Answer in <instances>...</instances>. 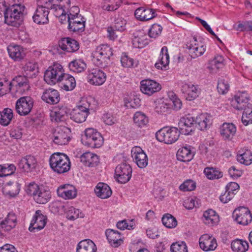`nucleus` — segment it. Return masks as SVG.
<instances>
[{
    "mask_svg": "<svg viewBox=\"0 0 252 252\" xmlns=\"http://www.w3.org/2000/svg\"><path fill=\"white\" fill-rule=\"evenodd\" d=\"M49 11L46 9H43L42 7L37 6L32 19L35 23L37 24H45L48 23V15Z\"/></svg>",
    "mask_w": 252,
    "mask_h": 252,
    "instance_id": "obj_31",
    "label": "nucleus"
},
{
    "mask_svg": "<svg viewBox=\"0 0 252 252\" xmlns=\"http://www.w3.org/2000/svg\"><path fill=\"white\" fill-rule=\"evenodd\" d=\"M217 89L219 93L225 94L229 89V85L227 79L220 78L218 80Z\"/></svg>",
    "mask_w": 252,
    "mask_h": 252,
    "instance_id": "obj_55",
    "label": "nucleus"
},
{
    "mask_svg": "<svg viewBox=\"0 0 252 252\" xmlns=\"http://www.w3.org/2000/svg\"><path fill=\"white\" fill-rule=\"evenodd\" d=\"M155 11V9L152 8L141 7L136 9L134 15L136 18L140 21H148L156 16Z\"/></svg>",
    "mask_w": 252,
    "mask_h": 252,
    "instance_id": "obj_22",
    "label": "nucleus"
},
{
    "mask_svg": "<svg viewBox=\"0 0 252 252\" xmlns=\"http://www.w3.org/2000/svg\"><path fill=\"white\" fill-rule=\"evenodd\" d=\"M237 160L241 163L246 165H250L252 163V153L250 150L246 149L239 151L237 156Z\"/></svg>",
    "mask_w": 252,
    "mask_h": 252,
    "instance_id": "obj_43",
    "label": "nucleus"
},
{
    "mask_svg": "<svg viewBox=\"0 0 252 252\" xmlns=\"http://www.w3.org/2000/svg\"><path fill=\"white\" fill-rule=\"evenodd\" d=\"M70 129L65 126H58L53 132V141L58 145H63L68 143L70 140Z\"/></svg>",
    "mask_w": 252,
    "mask_h": 252,
    "instance_id": "obj_10",
    "label": "nucleus"
},
{
    "mask_svg": "<svg viewBox=\"0 0 252 252\" xmlns=\"http://www.w3.org/2000/svg\"><path fill=\"white\" fill-rule=\"evenodd\" d=\"M64 70L62 65L55 63L49 66L44 73V79L49 85H55L61 81Z\"/></svg>",
    "mask_w": 252,
    "mask_h": 252,
    "instance_id": "obj_6",
    "label": "nucleus"
},
{
    "mask_svg": "<svg viewBox=\"0 0 252 252\" xmlns=\"http://www.w3.org/2000/svg\"><path fill=\"white\" fill-rule=\"evenodd\" d=\"M200 248L205 252L214 251L218 245L216 239L212 236L205 234L201 236L199 239Z\"/></svg>",
    "mask_w": 252,
    "mask_h": 252,
    "instance_id": "obj_19",
    "label": "nucleus"
},
{
    "mask_svg": "<svg viewBox=\"0 0 252 252\" xmlns=\"http://www.w3.org/2000/svg\"><path fill=\"white\" fill-rule=\"evenodd\" d=\"M212 116L208 113L198 115L195 119V123L200 130H205L210 128L212 125Z\"/></svg>",
    "mask_w": 252,
    "mask_h": 252,
    "instance_id": "obj_29",
    "label": "nucleus"
},
{
    "mask_svg": "<svg viewBox=\"0 0 252 252\" xmlns=\"http://www.w3.org/2000/svg\"><path fill=\"white\" fill-rule=\"evenodd\" d=\"M54 15L56 17H59V21L61 24H65L68 23V18L67 13H65V11L61 6L58 8L57 12H55Z\"/></svg>",
    "mask_w": 252,
    "mask_h": 252,
    "instance_id": "obj_61",
    "label": "nucleus"
},
{
    "mask_svg": "<svg viewBox=\"0 0 252 252\" xmlns=\"http://www.w3.org/2000/svg\"><path fill=\"white\" fill-rule=\"evenodd\" d=\"M161 220L163 224L167 228H174L177 225V221L175 218L169 214L164 215Z\"/></svg>",
    "mask_w": 252,
    "mask_h": 252,
    "instance_id": "obj_53",
    "label": "nucleus"
},
{
    "mask_svg": "<svg viewBox=\"0 0 252 252\" xmlns=\"http://www.w3.org/2000/svg\"><path fill=\"white\" fill-rule=\"evenodd\" d=\"M82 142L83 144L92 148L100 147L103 143V138L101 134L96 129L88 128L82 136Z\"/></svg>",
    "mask_w": 252,
    "mask_h": 252,
    "instance_id": "obj_4",
    "label": "nucleus"
},
{
    "mask_svg": "<svg viewBox=\"0 0 252 252\" xmlns=\"http://www.w3.org/2000/svg\"><path fill=\"white\" fill-rule=\"evenodd\" d=\"M15 170L16 167L13 164L0 165V176L3 177L11 175Z\"/></svg>",
    "mask_w": 252,
    "mask_h": 252,
    "instance_id": "obj_54",
    "label": "nucleus"
},
{
    "mask_svg": "<svg viewBox=\"0 0 252 252\" xmlns=\"http://www.w3.org/2000/svg\"><path fill=\"white\" fill-rule=\"evenodd\" d=\"M25 6L21 4H13L5 8V23L8 25L18 27L20 25Z\"/></svg>",
    "mask_w": 252,
    "mask_h": 252,
    "instance_id": "obj_3",
    "label": "nucleus"
},
{
    "mask_svg": "<svg viewBox=\"0 0 252 252\" xmlns=\"http://www.w3.org/2000/svg\"><path fill=\"white\" fill-rule=\"evenodd\" d=\"M182 91L186 94V99L191 101L196 98L199 95L200 90L197 86L185 84L182 87Z\"/></svg>",
    "mask_w": 252,
    "mask_h": 252,
    "instance_id": "obj_32",
    "label": "nucleus"
},
{
    "mask_svg": "<svg viewBox=\"0 0 252 252\" xmlns=\"http://www.w3.org/2000/svg\"><path fill=\"white\" fill-rule=\"evenodd\" d=\"M20 189V185L18 183L11 181L6 182L3 188L4 192L13 197L19 193Z\"/></svg>",
    "mask_w": 252,
    "mask_h": 252,
    "instance_id": "obj_41",
    "label": "nucleus"
},
{
    "mask_svg": "<svg viewBox=\"0 0 252 252\" xmlns=\"http://www.w3.org/2000/svg\"><path fill=\"white\" fill-rule=\"evenodd\" d=\"M170 250L171 252H188V247L185 242H178L171 245Z\"/></svg>",
    "mask_w": 252,
    "mask_h": 252,
    "instance_id": "obj_56",
    "label": "nucleus"
},
{
    "mask_svg": "<svg viewBox=\"0 0 252 252\" xmlns=\"http://www.w3.org/2000/svg\"><path fill=\"white\" fill-rule=\"evenodd\" d=\"M17 222V217L15 214L11 212L8 213L4 220H0V229L1 231H9L15 227Z\"/></svg>",
    "mask_w": 252,
    "mask_h": 252,
    "instance_id": "obj_27",
    "label": "nucleus"
},
{
    "mask_svg": "<svg viewBox=\"0 0 252 252\" xmlns=\"http://www.w3.org/2000/svg\"><path fill=\"white\" fill-rule=\"evenodd\" d=\"M34 100L30 96H23L19 98L15 104L16 112L21 116L28 115L33 106Z\"/></svg>",
    "mask_w": 252,
    "mask_h": 252,
    "instance_id": "obj_8",
    "label": "nucleus"
},
{
    "mask_svg": "<svg viewBox=\"0 0 252 252\" xmlns=\"http://www.w3.org/2000/svg\"><path fill=\"white\" fill-rule=\"evenodd\" d=\"M10 80L4 75H0V96L11 91Z\"/></svg>",
    "mask_w": 252,
    "mask_h": 252,
    "instance_id": "obj_47",
    "label": "nucleus"
},
{
    "mask_svg": "<svg viewBox=\"0 0 252 252\" xmlns=\"http://www.w3.org/2000/svg\"><path fill=\"white\" fill-rule=\"evenodd\" d=\"M126 21L122 17L115 18L113 27L117 31L123 32L126 29Z\"/></svg>",
    "mask_w": 252,
    "mask_h": 252,
    "instance_id": "obj_57",
    "label": "nucleus"
},
{
    "mask_svg": "<svg viewBox=\"0 0 252 252\" xmlns=\"http://www.w3.org/2000/svg\"><path fill=\"white\" fill-rule=\"evenodd\" d=\"M86 20L82 16L68 19V28L73 32H83L85 29Z\"/></svg>",
    "mask_w": 252,
    "mask_h": 252,
    "instance_id": "obj_23",
    "label": "nucleus"
},
{
    "mask_svg": "<svg viewBox=\"0 0 252 252\" xmlns=\"http://www.w3.org/2000/svg\"><path fill=\"white\" fill-rule=\"evenodd\" d=\"M236 132V127L232 123H223L220 128V133L225 140H231Z\"/></svg>",
    "mask_w": 252,
    "mask_h": 252,
    "instance_id": "obj_30",
    "label": "nucleus"
},
{
    "mask_svg": "<svg viewBox=\"0 0 252 252\" xmlns=\"http://www.w3.org/2000/svg\"><path fill=\"white\" fill-rule=\"evenodd\" d=\"M232 218L238 223L247 225L252 220V216L250 211L246 208L235 209L232 213Z\"/></svg>",
    "mask_w": 252,
    "mask_h": 252,
    "instance_id": "obj_12",
    "label": "nucleus"
},
{
    "mask_svg": "<svg viewBox=\"0 0 252 252\" xmlns=\"http://www.w3.org/2000/svg\"><path fill=\"white\" fill-rule=\"evenodd\" d=\"M161 89L159 83L152 79H145L140 82V90L144 94L151 95Z\"/></svg>",
    "mask_w": 252,
    "mask_h": 252,
    "instance_id": "obj_15",
    "label": "nucleus"
},
{
    "mask_svg": "<svg viewBox=\"0 0 252 252\" xmlns=\"http://www.w3.org/2000/svg\"><path fill=\"white\" fill-rule=\"evenodd\" d=\"M59 196L64 199H72L76 197L77 190L75 188L70 184L60 186L57 190Z\"/></svg>",
    "mask_w": 252,
    "mask_h": 252,
    "instance_id": "obj_20",
    "label": "nucleus"
},
{
    "mask_svg": "<svg viewBox=\"0 0 252 252\" xmlns=\"http://www.w3.org/2000/svg\"><path fill=\"white\" fill-rule=\"evenodd\" d=\"M196 188V183L192 180H187L182 184L179 189L183 191H192Z\"/></svg>",
    "mask_w": 252,
    "mask_h": 252,
    "instance_id": "obj_60",
    "label": "nucleus"
},
{
    "mask_svg": "<svg viewBox=\"0 0 252 252\" xmlns=\"http://www.w3.org/2000/svg\"><path fill=\"white\" fill-rule=\"evenodd\" d=\"M60 48L68 52H74L79 48V43L75 39L70 38H63L59 42Z\"/></svg>",
    "mask_w": 252,
    "mask_h": 252,
    "instance_id": "obj_26",
    "label": "nucleus"
},
{
    "mask_svg": "<svg viewBox=\"0 0 252 252\" xmlns=\"http://www.w3.org/2000/svg\"><path fill=\"white\" fill-rule=\"evenodd\" d=\"M80 161L86 166L94 167L99 162V158L96 154L86 152L81 156Z\"/></svg>",
    "mask_w": 252,
    "mask_h": 252,
    "instance_id": "obj_33",
    "label": "nucleus"
},
{
    "mask_svg": "<svg viewBox=\"0 0 252 252\" xmlns=\"http://www.w3.org/2000/svg\"><path fill=\"white\" fill-rule=\"evenodd\" d=\"M68 67L70 71L75 73H80L84 71L87 67V65L82 59H75L70 62Z\"/></svg>",
    "mask_w": 252,
    "mask_h": 252,
    "instance_id": "obj_42",
    "label": "nucleus"
},
{
    "mask_svg": "<svg viewBox=\"0 0 252 252\" xmlns=\"http://www.w3.org/2000/svg\"><path fill=\"white\" fill-rule=\"evenodd\" d=\"M65 1L68 4H70V0H41L39 4H38L37 6L42 7L43 9L54 10L55 12H57L58 8L60 5H58V3L61 1Z\"/></svg>",
    "mask_w": 252,
    "mask_h": 252,
    "instance_id": "obj_39",
    "label": "nucleus"
},
{
    "mask_svg": "<svg viewBox=\"0 0 252 252\" xmlns=\"http://www.w3.org/2000/svg\"><path fill=\"white\" fill-rule=\"evenodd\" d=\"M37 161L31 156H27L22 158L18 163V167L24 172H29L35 168Z\"/></svg>",
    "mask_w": 252,
    "mask_h": 252,
    "instance_id": "obj_25",
    "label": "nucleus"
},
{
    "mask_svg": "<svg viewBox=\"0 0 252 252\" xmlns=\"http://www.w3.org/2000/svg\"><path fill=\"white\" fill-rule=\"evenodd\" d=\"M87 78L90 84L100 86L105 82L106 75L99 68H93L89 70Z\"/></svg>",
    "mask_w": 252,
    "mask_h": 252,
    "instance_id": "obj_16",
    "label": "nucleus"
},
{
    "mask_svg": "<svg viewBox=\"0 0 252 252\" xmlns=\"http://www.w3.org/2000/svg\"><path fill=\"white\" fill-rule=\"evenodd\" d=\"M96 195L102 198L106 199L109 197L112 194V190L109 186L104 183H99L94 189Z\"/></svg>",
    "mask_w": 252,
    "mask_h": 252,
    "instance_id": "obj_37",
    "label": "nucleus"
},
{
    "mask_svg": "<svg viewBox=\"0 0 252 252\" xmlns=\"http://www.w3.org/2000/svg\"><path fill=\"white\" fill-rule=\"evenodd\" d=\"M41 98L44 102L48 104H56L60 101V95L57 90L48 89L43 93Z\"/></svg>",
    "mask_w": 252,
    "mask_h": 252,
    "instance_id": "obj_24",
    "label": "nucleus"
},
{
    "mask_svg": "<svg viewBox=\"0 0 252 252\" xmlns=\"http://www.w3.org/2000/svg\"><path fill=\"white\" fill-rule=\"evenodd\" d=\"M204 222L208 224H216L219 221V217L212 209H208L203 213Z\"/></svg>",
    "mask_w": 252,
    "mask_h": 252,
    "instance_id": "obj_45",
    "label": "nucleus"
},
{
    "mask_svg": "<svg viewBox=\"0 0 252 252\" xmlns=\"http://www.w3.org/2000/svg\"><path fill=\"white\" fill-rule=\"evenodd\" d=\"M131 173L132 168L130 165L126 163H123L116 167L115 178L118 182L125 184L130 180Z\"/></svg>",
    "mask_w": 252,
    "mask_h": 252,
    "instance_id": "obj_7",
    "label": "nucleus"
},
{
    "mask_svg": "<svg viewBox=\"0 0 252 252\" xmlns=\"http://www.w3.org/2000/svg\"><path fill=\"white\" fill-rule=\"evenodd\" d=\"M40 187L34 182L30 183L26 188V191L27 193L30 195L32 196L33 197L38 192Z\"/></svg>",
    "mask_w": 252,
    "mask_h": 252,
    "instance_id": "obj_62",
    "label": "nucleus"
},
{
    "mask_svg": "<svg viewBox=\"0 0 252 252\" xmlns=\"http://www.w3.org/2000/svg\"><path fill=\"white\" fill-rule=\"evenodd\" d=\"M195 119L190 115L186 116L181 118L179 122L178 125L179 131L184 135L190 134L194 131V125Z\"/></svg>",
    "mask_w": 252,
    "mask_h": 252,
    "instance_id": "obj_17",
    "label": "nucleus"
},
{
    "mask_svg": "<svg viewBox=\"0 0 252 252\" xmlns=\"http://www.w3.org/2000/svg\"><path fill=\"white\" fill-rule=\"evenodd\" d=\"M158 62L155 63V66L157 68L162 69L166 68V66L169 63V55L168 53V49L167 47L163 46L160 51Z\"/></svg>",
    "mask_w": 252,
    "mask_h": 252,
    "instance_id": "obj_40",
    "label": "nucleus"
},
{
    "mask_svg": "<svg viewBox=\"0 0 252 252\" xmlns=\"http://www.w3.org/2000/svg\"><path fill=\"white\" fill-rule=\"evenodd\" d=\"M11 91L19 94H23L30 88L28 79L25 76H18L10 81Z\"/></svg>",
    "mask_w": 252,
    "mask_h": 252,
    "instance_id": "obj_13",
    "label": "nucleus"
},
{
    "mask_svg": "<svg viewBox=\"0 0 252 252\" xmlns=\"http://www.w3.org/2000/svg\"><path fill=\"white\" fill-rule=\"evenodd\" d=\"M66 214V218L69 220H74L78 218L84 217V214L79 209H76L72 206L68 208Z\"/></svg>",
    "mask_w": 252,
    "mask_h": 252,
    "instance_id": "obj_52",
    "label": "nucleus"
},
{
    "mask_svg": "<svg viewBox=\"0 0 252 252\" xmlns=\"http://www.w3.org/2000/svg\"><path fill=\"white\" fill-rule=\"evenodd\" d=\"M134 123L139 127H143L148 123V118L141 112H136L133 116Z\"/></svg>",
    "mask_w": 252,
    "mask_h": 252,
    "instance_id": "obj_51",
    "label": "nucleus"
},
{
    "mask_svg": "<svg viewBox=\"0 0 252 252\" xmlns=\"http://www.w3.org/2000/svg\"><path fill=\"white\" fill-rule=\"evenodd\" d=\"M49 164L53 171L58 174L67 172L70 169L69 157L62 153H55L50 157Z\"/></svg>",
    "mask_w": 252,
    "mask_h": 252,
    "instance_id": "obj_1",
    "label": "nucleus"
},
{
    "mask_svg": "<svg viewBox=\"0 0 252 252\" xmlns=\"http://www.w3.org/2000/svg\"><path fill=\"white\" fill-rule=\"evenodd\" d=\"M131 157L137 166L141 168L148 165V157L144 151L140 147H133L131 151Z\"/></svg>",
    "mask_w": 252,
    "mask_h": 252,
    "instance_id": "obj_18",
    "label": "nucleus"
},
{
    "mask_svg": "<svg viewBox=\"0 0 252 252\" xmlns=\"http://www.w3.org/2000/svg\"><path fill=\"white\" fill-rule=\"evenodd\" d=\"M0 124L3 126H8L13 118L12 110L8 108H4L2 111L0 112Z\"/></svg>",
    "mask_w": 252,
    "mask_h": 252,
    "instance_id": "obj_48",
    "label": "nucleus"
},
{
    "mask_svg": "<svg viewBox=\"0 0 252 252\" xmlns=\"http://www.w3.org/2000/svg\"><path fill=\"white\" fill-rule=\"evenodd\" d=\"M69 111V110L66 106H58L51 112L50 114L51 120L56 122L64 121Z\"/></svg>",
    "mask_w": 252,
    "mask_h": 252,
    "instance_id": "obj_28",
    "label": "nucleus"
},
{
    "mask_svg": "<svg viewBox=\"0 0 252 252\" xmlns=\"http://www.w3.org/2000/svg\"><path fill=\"white\" fill-rule=\"evenodd\" d=\"M162 30V28L160 25L154 24L149 30V36L151 38H156L161 34Z\"/></svg>",
    "mask_w": 252,
    "mask_h": 252,
    "instance_id": "obj_58",
    "label": "nucleus"
},
{
    "mask_svg": "<svg viewBox=\"0 0 252 252\" xmlns=\"http://www.w3.org/2000/svg\"><path fill=\"white\" fill-rule=\"evenodd\" d=\"M133 47L136 48H142L144 47L149 43L146 35H137L134 34V37L132 40Z\"/></svg>",
    "mask_w": 252,
    "mask_h": 252,
    "instance_id": "obj_49",
    "label": "nucleus"
},
{
    "mask_svg": "<svg viewBox=\"0 0 252 252\" xmlns=\"http://www.w3.org/2000/svg\"><path fill=\"white\" fill-rule=\"evenodd\" d=\"M197 198L195 197H191L187 199L184 202V206L187 209L190 210L196 207L198 205Z\"/></svg>",
    "mask_w": 252,
    "mask_h": 252,
    "instance_id": "obj_63",
    "label": "nucleus"
},
{
    "mask_svg": "<svg viewBox=\"0 0 252 252\" xmlns=\"http://www.w3.org/2000/svg\"><path fill=\"white\" fill-rule=\"evenodd\" d=\"M193 156L189 148L184 147L180 148L177 153V159L181 161L188 162L191 160Z\"/></svg>",
    "mask_w": 252,
    "mask_h": 252,
    "instance_id": "obj_44",
    "label": "nucleus"
},
{
    "mask_svg": "<svg viewBox=\"0 0 252 252\" xmlns=\"http://www.w3.org/2000/svg\"><path fill=\"white\" fill-rule=\"evenodd\" d=\"M105 235L109 244L114 248L118 247L123 243V237L117 230L107 229Z\"/></svg>",
    "mask_w": 252,
    "mask_h": 252,
    "instance_id": "obj_21",
    "label": "nucleus"
},
{
    "mask_svg": "<svg viewBox=\"0 0 252 252\" xmlns=\"http://www.w3.org/2000/svg\"><path fill=\"white\" fill-rule=\"evenodd\" d=\"M96 245L90 239L81 241L76 247V252H96Z\"/></svg>",
    "mask_w": 252,
    "mask_h": 252,
    "instance_id": "obj_36",
    "label": "nucleus"
},
{
    "mask_svg": "<svg viewBox=\"0 0 252 252\" xmlns=\"http://www.w3.org/2000/svg\"><path fill=\"white\" fill-rule=\"evenodd\" d=\"M249 247L247 241L241 239L235 240L231 244L232 250L236 252H246L248 250Z\"/></svg>",
    "mask_w": 252,
    "mask_h": 252,
    "instance_id": "obj_46",
    "label": "nucleus"
},
{
    "mask_svg": "<svg viewBox=\"0 0 252 252\" xmlns=\"http://www.w3.org/2000/svg\"><path fill=\"white\" fill-rule=\"evenodd\" d=\"M7 51L10 57L15 61H21L25 56L23 48L19 45H10Z\"/></svg>",
    "mask_w": 252,
    "mask_h": 252,
    "instance_id": "obj_34",
    "label": "nucleus"
},
{
    "mask_svg": "<svg viewBox=\"0 0 252 252\" xmlns=\"http://www.w3.org/2000/svg\"><path fill=\"white\" fill-rule=\"evenodd\" d=\"M61 87L66 91L73 90L76 87V81L75 78L71 75L63 73L61 81Z\"/></svg>",
    "mask_w": 252,
    "mask_h": 252,
    "instance_id": "obj_35",
    "label": "nucleus"
},
{
    "mask_svg": "<svg viewBox=\"0 0 252 252\" xmlns=\"http://www.w3.org/2000/svg\"><path fill=\"white\" fill-rule=\"evenodd\" d=\"M37 66L36 64L32 62H29L23 67V70L27 75L33 77V76L35 75L36 72H37V71H35V68Z\"/></svg>",
    "mask_w": 252,
    "mask_h": 252,
    "instance_id": "obj_59",
    "label": "nucleus"
},
{
    "mask_svg": "<svg viewBox=\"0 0 252 252\" xmlns=\"http://www.w3.org/2000/svg\"><path fill=\"white\" fill-rule=\"evenodd\" d=\"M47 223V217L43 215L40 210H37L31 220L29 230L35 232L42 229Z\"/></svg>",
    "mask_w": 252,
    "mask_h": 252,
    "instance_id": "obj_14",
    "label": "nucleus"
},
{
    "mask_svg": "<svg viewBox=\"0 0 252 252\" xmlns=\"http://www.w3.org/2000/svg\"><path fill=\"white\" fill-rule=\"evenodd\" d=\"M180 133L177 127H165L158 131L156 132V137L157 139L160 142H163L167 144H171L177 141Z\"/></svg>",
    "mask_w": 252,
    "mask_h": 252,
    "instance_id": "obj_5",
    "label": "nucleus"
},
{
    "mask_svg": "<svg viewBox=\"0 0 252 252\" xmlns=\"http://www.w3.org/2000/svg\"><path fill=\"white\" fill-rule=\"evenodd\" d=\"M186 48L189 50V54L192 58L195 59L202 55L206 51V46L193 37L186 44Z\"/></svg>",
    "mask_w": 252,
    "mask_h": 252,
    "instance_id": "obj_9",
    "label": "nucleus"
},
{
    "mask_svg": "<svg viewBox=\"0 0 252 252\" xmlns=\"http://www.w3.org/2000/svg\"><path fill=\"white\" fill-rule=\"evenodd\" d=\"M51 197V192L43 187H40L33 198L36 203L43 204L47 203Z\"/></svg>",
    "mask_w": 252,
    "mask_h": 252,
    "instance_id": "obj_38",
    "label": "nucleus"
},
{
    "mask_svg": "<svg viewBox=\"0 0 252 252\" xmlns=\"http://www.w3.org/2000/svg\"><path fill=\"white\" fill-rule=\"evenodd\" d=\"M113 55L111 47L108 45H101L96 47L93 54L94 62L98 66L105 68L110 63V57Z\"/></svg>",
    "mask_w": 252,
    "mask_h": 252,
    "instance_id": "obj_2",
    "label": "nucleus"
},
{
    "mask_svg": "<svg viewBox=\"0 0 252 252\" xmlns=\"http://www.w3.org/2000/svg\"><path fill=\"white\" fill-rule=\"evenodd\" d=\"M102 119L107 125H112L117 122V119L111 113H106L103 114Z\"/></svg>",
    "mask_w": 252,
    "mask_h": 252,
    "instance_id": "obj_64",
    "label": "nucleus"
},
{
    "mask_svg": "<svg viewBox=\"0 0 252 252\" xmlns=\"http://www.w3.org/2000/svg\"><path fill=\"white\" fill-rule=\"evenodd\" d=\"M90 104H83V105L77 106L70 113V118L74 122L81 123L85 122L89 115Z\"/></svg>",
    "mask_w": 252,
    "mask_h": 252,
    "instance_id": "obj_11",
    "label": "nucleus"
},
{
    "mask_svg": "<svg viewBox=\"0 0 252 252\" xmlns=\"http://www.w3.org/2000/svg\"><path fill=\"white\" fill-rule=\"evenodd\" d=\"M204 173L208 179L210 180L218 179L223 176V173L220 170L213 167H206Z\"/></svg>",
    "mask_w": 252,
    "mask_h": 252,
    "instance_id": "obj_50",
    "label": "nucleus"
}]
</instances>
